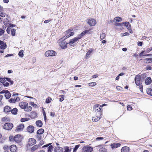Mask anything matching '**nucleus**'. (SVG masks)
I'll return each instance as SVG.
<instances>
[{"label":"nucleus","instance_id":"25","mask_svg":"<svg viewBox=\"0 0 152 152\" xmlns=\"http://www.w3.org/2000/svg\"><path fill=\"white\" fill-rule=\"evenodd\" d=\"M11 110V108L9 106H6L4 108V111L6 113H7Z\"/></svg>","mask_w":152,"mask_h":152},{"label":"nucleus","instance_id":"22","mask_svg":"<svg viewBox=\"0 0 152 152\" xmlns=\"http://www.w3.org/2000/svg\"><path fill=\"white\" fill-rule=\"evenodd\" d=\"M28 132L30 133H33L34 131V127L33 126H29L27 128Z\"/></svg>","mask_w":152,"mask_h":152},{"label":"nucleus","instance_id":"40","mask_svg":"<svg viewBox=\"0 0 152 152\" xmlns=\"http://www.w3.org/2000/svg\"><path fill=\"white\" fill-rule=\"evenodd\" d=\"M23 50H21L18 53L19 56L21 57H23Z\"/></svg>","mask_w":152,"mask_h":152},{"label":"nucleus","instance_id":"16","mask_svg":"<svg viewBox=\"0 0 152 152\" xmlns=\"http://www.w3.org/2000/svg\"><path fill=\"white\" fill-rule=\"evenodd\" d=\"M0 48L1 49H4L6 48L7 45L5 42L0 40Z\"/></svg>","mask_w":152,"mask_h":152},{"label":"nucleus","instance_id":"64","mask_svg":"<svg viewBox=\"0 0 152 152\" xmlns=\"http://www.w3.org/2000/svg\"><path fill=\"white\" fill-rule=\"evenodd\" d=\"M146 69L147 70H150L152 68L150 66H146Z\"/></svg>","mask_w":152,"mask_h":152},{"label":"nucleus","instance_id":"51","mask_svg":"<svg viewBox=\"0 0 152 152\" xmlns=\"http://www.w3.org/2000/svg\"><path fill=\"white\" fill-rule=\"evenodd\" d=\"M5 31L2 29L0 28V36L2 35L4 33Z\"/></svg>","mask_w":152,"mask_h":152},{"label":"nucleus","instance_id":"57","mask_svg":"<svg viewBox=\"0 0 152 152\" xmlns=\"http://www.w3.org/2000/svg\"><path fill=\"white\" fill-rule=\"evenodd\" d=\"M30 104L31 105L35 107H36L37 106V105L36 104H35L33 102H31Z\"/></svg>","mask_w":152,"mask_h":152},{"label":"nucleus","instance_id":"15","mask_svg":"<svg viewBox=\"0 0 152 152\" xmlns=\"http://www.w3.org/2000/svg\"><path fill=\"white\" fill-rule=\"evenodd\" d=\"M97 116H96L94 117H92V120L93 121V122H96L98 121H99L100 118H102V115H100L99 116V115L98 114H97Z\"/></svg>","mask_w":152,"mask_h":152},{"label":"nucleus","instance_id":"24","mask_svg":"<svg viewBox=\"0 0 152 152\" xmlns=\"http://www.w3.org/2000/svg\"><path fill=\"white\" fill-rule=\"evenodd\" d=\"M151 82L152 80L151 78L148 77L145 79V83L146 85H148L150 84L151 83Z\"/></svg>","mask_w":152,"mask_h":152},{"label":"nucleus","instance_id":"39","mask_svg":"<svg viewBox=\"0 0 152 152\" xmlns=\"http://www.w3.org/2000/svg\"><path fill=\"white\" fill-rule=\"evenodd\" d=\"M106 37V34L105 33H102L100 36V39L102 40L104 39Z\"/></svg>","mask_w":152,"mask_h":152},{"label":"nucleus","instance_id":"34","mask_svg":"<svg viewBox=\"0 0 152 152\" xmlns=\"http://www.w3.org/2000/svg\"><path fill=\"white\" fill-rule=\"evenodd\" d=\"M44 132V130L42 129H40L38 130L37 132V134H40L43 133Z\"/></svg>","mask_w":152,"mask_h":152},{"label":"nucleus","instance_id":"5","mask_svg":"<svg viewBox=\"0 0 152 152\" xmlns=\"http://www.w3.org/2000/svg\"><path fill=\"white\" fill-rule=\"evenodd\" d=\"M56 54V53L53 50H49L46 51L45 55L46 57L55 56Z\"/></svg>","mask_w":152,"mask_h":152},{"label":"nucleus","instance_id":"31","mask_svg":"<svg viewBox=\"0 0 152 152\" xmlns=\"http://www.w3.org/2000/svg\"><path fill=\"white\" fill-rule=\"evenodd\" d=\"M70 148H69V147L68 146H65L64 147V149L65 150L64 151V152H71V151L72 149V148L70 147Z\"/></svg>","mask_w":152,"mask_h":152},{"label":"nucleus","instance_id":"8","mask_svg":"<svg viewBox=\"0 0 152 152\" xmlns=\"http://www.w3.org/2000/svg\"><path fill=\"white\" fill-rule=\"evenodd\" d=\"M87 23L89 25L91 26H94L96 23V21L95 20L92 18H90L88 20Z\"/></svg>","mask_w":152,"mask_h":152},{"label":"nucleus","instance_id":"50","mask_svg":"<svg viewBox=\"0 0 152 152\" xmlns=\"http://www.w3.org/2000/svg\"><path fill=\"white\" fill-rule=\"evenodd\" d=\"M52 100V99L51 98L48 97L46 99V102L47 103H48L50 102Z\"/></svg>","mask_w":152,"mask_h":152},{"label":"nucleus","instance_id":"41","mask_svg":"<svg viewBox=\"0 0 152 152\" xmlns=\"http://www.w3.org/2000/svg\"><path fill=\"white\" fill-rule=\"evenodd\" d=\"M29 118H22L21 119L20 121L22 122H24L26 121H28L29 120Z\"/></svg>","mask_w":152,"mask_h":152},{"label":"nucleus","instance_id":"26","mask_svg":"<svg viewBox=\"0 0 152 152\" xmlns=\"http://www.w3.org/2000/svg\"><path fill=\"white\" fill-rule=\"evenodd\" d=\"M20 100V98L17 96L15 97V99H11L10 101L12 102H18Z\"/></svg>","mask_w":152,"mask_h":152},{"label":"nucleus","instance_id":"37","mask_svg":"<svg viewBox=\"0 0 152 152\" xmlns=\"http://www.w3.org/2000/svg\"><path fill=\"white\" fill-rule=\"evenodd\" d=\"M145 61L146 63H150L152 62V58H146L145 59Z\"/></svg>","mask_w":152,"mask_h":152},{"label":"nucleus","instance_id":"28","mask_svg":"<svg viewBox=\"0 0 152 152\" xmlns=\"http://www.w3.org/2000/svg\"><path fill=\"white\" fill-rule=\"evenodd\" d=\"M120 144L119 143H114L111 144V146L112 148H114L118 147L120 146Z\"/></svg>","mask_w":152,"mask_h":152},{"label":"nucleus","instance_id":"13","mask_svg":"<svg viewBox=\"0 0 152 152\" xmlns=\"http://www.w3.org/2000/svg\"><path fill=\"white\" fill-rule=\"evenodd\" d=\"M94 50L92 48L89 49L86 54L85 58L86 59L90 57L91 54L94 51Z\"/></svg>","mask_w":152,"mask_h":152},{"label":"nucleus","instance_id":"33","mask_svg":"<svg viewBox=\"0 0 152 152\" xmlns=\"http://www.w3.org/2000/svg\"><path fill=\"white\" fill-rule=\"evenodd\" d=\"M124 23V26H126L129 30L131 29V25L129 22H126Z\"/></svg>","mask_w":152,"mask_h":152},{"label":"nucleus","instance_id":"38","mask_svg":"<svg viewBox=\"0 0 152 152\" xmlns=\"http://www.w3.org/2000/svg\"><path fill=\"white\" fill-rule=\"evenodd\" d=\"M18 110L16 108H13L12 110H11V113L15 115L17 114Z\"/></svg>","mask_w":152,"mask_h":152},{"label":"nucleus","instance_id":"2","mask_svg":"<svg viewBox=\"0 0 152 152\" xmlns=\"http://www.w3.org/2000/svg\"><path fill=\"white\" fill-rule=\"evenodd\" d=\"M66 39L65 36H64L62 38L58 40V42L59 43V45L62 48H66L67 47L68 45V43L66 42L64 40Z\"/></svg>","mask_w":152,"mask_h":152},{"label":"nucleus","instance_id":"4","mask_svg":"<svg viewBox=\"0 0 152 152\" xmlns=\"http://www.w3.org/2000/svg\"><path fill=\"white\" fill-rule=\"evenodd\" d=\"M80 39V38H78L75 37L70 40L69 42L68 43V45L71 46H75L77 43V42Z\"/></svg>","mask_w":152,"mask_h":152},{"label":"nucleus","instance_id":"10","mask_svg":"<svg viewBox=\"0 0 152 152\" xmlns=\"http://www.w3.org/2000/svg\"><path fill=\"white\" fill-rule=\"evenodd\" d=\"M93 148L91 147L85 146L83 148L82 152H91Z\"/></svg>","mask_w":152,"mask_h":152},{"label":"nucleus","instance_id":"19","mask_svg":"<svg viewBox=\"0 0 152 152\" xmlns=\"http://www.w3.org/2000/svg\"><path fill=\"white\" fill-rule=\"evenodd\" d=\"M40 147V145H36L32 146L31 148V151L32 152L35 151Z\"/></svg>","mask_w":152,"mask_h":152},{"label":"nucleus","instance_id":"61","mask_svg":"<svg viewBox=\"0 0 152 152\" xmlns=\"http://www.w3.org/2000/svg\"><path fill=\"white\" fill-rule=\"evenodd\" d=\"M104 138L103 137H98L96 138V140H100L103 139Z\"/></svg>","mask_w":152,"mask_h":152},{"label":"nucleus","instance_id":"18","mask_svg":"<svg viewBox=\"0 0 152 152\" xmlns=\"http://www.w3.org/2000/svg\"><path fill=\"white\" fill-rule=\"evenodd\" d=\"M63 148L60 147H56L54 149V152H63Z\"/></svg>","mask_w":152,"mask_h":152},{"label":"nucleus","instance_id":"7","mask_svg":"<svg viewBox=\"0 0 152 152\" xmlns=\"http://www.w3.org/2000/svg\"><path fill=\"white\" fill-rule=\"evenodd\" d=\"M13 127V124L11 123H6L4 125L3 128L6 130L11 129Z\"/></svg>","mask_w":152,"mask_h":152},{"label":"nucleus","instance_id":"46","mask_svg":"<svg viewBox=\"0 0 152 152\" xmlns=\"http://www.w3.org/2000/svg\"><path fill=\"white\" fill-rule=\"evenodd\" d=\"M79 146V145H76L75 148H74L73 152H76L77 150V149Z\"/></svg>","mask_w":152,"mask_h":152},{"label":"nucleus","instance_id":"30","mask_svg":"<svg viewBox=\"0 0 152 152\" xmlns=\"http://www.w3.org/2000/svg\"><path fill=\"white\" fill-rule=\"evenodd\" d=\"M122 21V18L119 17H116L115 18L114 20V22L115 23V22H119L121 21Z\"/></svg>","mask_w":152,"mask_h":152},{"label":"nucleus","instance_id":"11","mask_svg":"<svg viewBox=\"0 0 152 152\" xmlns=\"http://www.w3.org/2000/svg\"><path fill=\"white\" fill-rule=\"evenodd\" d=\"M135 83L136 85L138 86L141 85L140 83V76L139 75L136 76L135 79Z\"/></svg>","mask_w":152,"mask_h":152},{"label":"nucleus","instance_id":"56","mask_svg":"<svg viewBox=\"0 0 152 152\" xmlns=\"http://www.w3.org/2000/svg\"><path fill=\"white\" fill-rule=\"evenodd\" d=\"M36 137L38 139V140H40L41 139V137L39 135H37L36 136Z\"/></svg>","mask_w":152,"mask_h":152},{"label":"nucleus","instance_id":"36","mask_svg":"<svg viewBox=\"0 0 152 152\" xmlns=\"http://www.w3.org/2000/svg\"><path fill=\"white\" fill-rule=\"evenodd\" d=\"M8 22V20L7 18L5 19L4 20V24L7 27L9 26Z\"/></svg>","mask_w":152,"mask_h":152},{"label":"nucleus","instance_id":"12","mask_svg":"<svg viewBox=\"0 0 152 152\" xmlns=\"http://www.w3.org/2000/svg\"><path fill=\"white\" fill-rule=\"evenodd\" d=\"M50 144H51V143H50V144L44 145L43 146L42 148H43L46 147L47 148V151L48 152H51L53 150V146H52V145H50L48 147V146Z\"/></svg>","mask_w":152,"mask_h":152},{"label":"nucleus","instance_id":"47","mask_svg":"<svg viewBox=\"0 0 152 152\" xmlns=\"http://www.w3.org/2000/svg\"><path fill=\"white\" fill-rule=\"evenodd\" d=\"M2 11H0V16L2 17H4L5 16L6 14L2 12Z\"/></svg>","mask_w":152,"mask_h":152},{"label":"nucleus","instance_id":"17","mask_svg":"<svg viewBox=\"0 0 152 152\" xmlns=\"http://www.w3.org/2000/svg\"><path fill=\"white\" fill-rule=\"evenodd\" d=\"M98 147L99 148V152H107V149L104 147V146H98Z\"/></svg>","mask_w":152,"mask_h":152},{"label":"nucleus","instance_id":"42","mask_svg":"<svg viewBox=\"0 0 152 152\" xmlns=\"http://www.w3.org/2000/svg\"><path fill=\"white\" fill-rule=\"evenodd\" d=\"M72 29L71 28L67 31L66 32V34L65 36L66 37V35H68V34H70V33H71V31H72Z\"/></svg>","mask_w":152,"mask_h":152},{"label":"nucleus","instance_id":"9","mask_svg":"<svg viewBox=\"0 0 152 152\" xmlns=\"http://www.w3.org/2000/svg\"><path fill=\"white\" fill-rule=\"evenodd\" d=\"M36 143V140L33 138H30L28 141V144L29 146H32Z\"/></svg>","mask_w":152,"mask_h":152},{"label":"nucleus","instance_id":"53","mask_svg":"<svg viewBox=\"0 0 152 152\" xmlns=\"http://www.w3.org/2000/svg\"><path fill=\"white\" fill-rule=\"evenodd\" d=\"M37 115V114H36V113H35V112L32 113H31V116H33L32 117V118H35V117H36Z\"/></svg>","mask_w":152,"mask_h":152},{"label":"nucleus","instance_id":"49","mask_svg":"<svg viewBox=\"0 0 152 152\" xmlns=\"http://www.w3.org/2000/svg\"><path fill=\"white\" fill-rule=\"evenodd\" d=\"M74 34V33L73 32L71 31V33L69 34H68V35H66L65 37L67 38L69 37L70 36H73Z\"/></svg>","mask_w":152,"mask_h":152},{"label":"nucleus","instance_id":"60","mask_svg":"<svg viewBox=\"0 0 152 152\" xmlns=\"http://www.w3.org/2000/svg\"><path fill=\"white\" fill-rule=\"evenodd\" d=\"M3 148H4V149L5 151H7L9 148V146H7V145H4Z\"/></svg>","mask_w":152,"mask_h":152},{"label":"nucleus","instance_id":"48","mask_svg":"<svg viewBox=\"0 0 152 152\" xmlns=\"http://www.w3.org/2000/svg\"><path fill=\"white\" fill-rule=\"evenodd\" d=\"M6 79L7 81L10 82L11 84H13V81L11 80L10 78H6Z\"/></svg>","mask_w":152,"mask_h":152},{"label":"nucleus","instance_id":"44","mask_svg":"<svg viewBox=\"0 0 152 152\" xmlns=\"http://www.w3.org/2000/svg\"><path fill=\"white\" fill-rule=\"evenodd\" d=\"M11 34L12 36H15V29H14V28H13V29H12L11 30Z\"/></svg>","mask_w":152,"mask_h":152},{"label":"nucleus","instance_id":"62","mask_svg":"<svg viewBox=\"0 0 152 152\" xmlns=\"http://www.w3.org/2000/svg\"><path fill=\"white\" fill-rule=\"evenodd\" d=\"M4 83H3V85L5 86H8L9 85V83L7 82H4Z\"/></svg>","mask_w":152,"mask_h":152},{"label":"nucleus","instance_id":"6","mask_svg":"<svg viewBox=\"0 0 152 152\" xmlns=\"http://www.w3.org/2000/svg\"><path fill=\"white\" fill-rule=\"evenodd\" d=\"M114 25L116 26L115 28L118 30H122L124 28L123 27V26L124 25V22L122 23H118V22H115Z\"/></svg>","mask_w":152,"mask_h":152},{"label":"nucleus","instance_id":"14","mask_svg":"<svg viewBox=\"0 0 152 152\" xmlns=\"http://www.w3.org/2000/svg\"><path fill=\"white\" fill-rule=\"evenodd\" d=\"M24 127V125L23 124H21L18 126L16 129L15 131L19 132L23 130Z\"/></svg>","mask_w":152,"mask_h":152},{"label":"nucleus","instance_id":"32","mask_svg":"<svg viewBox=\"0 0 152 152\" xmlns=\"http://www.w3.org/2000/svg\"><path fill=\"white\" fill-rule=\"evenodd\" d=\"M11 94L9 91H6L5 92V96L7 99H9L11 96Z\"/></svg>","mask_w":152,"mask_h":152},{"label":"nucleus","instance_id":"59","mask_svg":"<svg viewBox=\"0 0 152 152\" xmlns=\"http://www.w3.org/2000/svg\"><path fill=\"white\" fill-rule=\"evenodd\" d=\"M5 80L4 78H0V82L1 83H4L5 82Z\"/></svg>","mask_w":152,"mask_h":152},{"label":"nucleus","instance_id":"45","mask_svg":"<svg viewBox=\"0 0 152 152\" xmlns=\"http://www.w3.org/2000/svg\"><path fill=\"white\" fill-rule=\"evenodd\" d=\"M96 84V83L95 82H92L88 83V85L90 86H94Z\"/></svg>","mask_w":152,"mask_h":152},{"label":"nucleus","instance_id":"20","mask_svg":"<svg viewBox=\"0 0 152 152\" xmlns=\"http://www.w3.org/2000/svg\"><path fill=\"white\" fill-rule=\"evenodd\" d=\"M10 150L11 152H17V148L15 145H13L10 147Z\"/></svg>","mask_w":152,"mask_h":152},{"label":"nucleus","instance_id":"27","mask_svg":"<svg viewBox=\"0 0 152 152\" xmlns=\"http://www.w3.org/2000/svg\"><path fill=\"white\" fill-rule=\"evenodd\" d=\"M36 124L37 126L41 127L42 126V123L40 120L37 121L36 122Z\"/></svg>","mask_w":152,"mask_h":152},{"label":"nucleus","instance_id":"55","mask_svg":"<svg viewBox=\"0 0 152 152\" xmlns=\"http://www.w3.org/2000/svg\"><path fill=\"white\" fill-rule=\"evenodd\" d=\"M127 109L128 110H132V107L130 105H128L127 106Z\"/></svg>","mask_w":152,"mask_h":152},{"label":"nucleus","instance_id":"35","mask_svg":"<svg viewBox=\"0 0 152 152\" xmlns=\"http://www.w3.org/2000/svg\"><path fill=\"white\" fill-rule=\"evenodd\" d=\"M147 93L148 95L152 96V89L150 88H147Z\"/></svg>","mask_w":152,"mask_h":152},{"label":"nucleus","instance_id":"3","mask_svg":"<svg viewBox=\"0 0 152 152\" xmlns=\"http://www.w3.org/2000/svg\"><path fill=\"white\" fill-rule=\"evenodd\" d=\"M93 110L96 112L98 113V114L101 115H102V107L101 105L99 104L95 105L93 107Z\"/></svg>","mask_w":152,"mask_h":152},{"label":"nucleus","instance_id":"63","mask_svg":"<svg viewBox=\"0 0 152 152\" xmlns=\"http://www.w3.org/2000/svg\"><path fill=\"white\" fill-rule=\"evenodd\" d=\"M11 30V29L10 28H7L6 30L7 33L8 34H10Z\"/></svg>","mask_w":152,"mask_h":152},{"label":"nucleus","instance_id":"52","mask_svg":"<svg viewBox=\"0 0 152 152\" xmlns=\"http://www.w3.org/2000/svg\"><path fill=\"white\" fill-rule=\"evenodd\" d=\"M152 50V48H148L147 49H146L145 50V52L146 53H148L150 52Z\"/></svg>","mask_w":152,"mask_h":152},{"label":"nucleus","instance_id":"1","mask_svg":"<svg viewBox=\"0 0 152 152\" xmlns=\"http://www.w3.org/2000/svg\"><path fill=\"white\" fill-rule=\"evenodd\" d=\"M28 103L25 102H21L20 103L19 106L23 109H24L26 111H30L32 109V107L28 105Z\"/></svg>","mask_w":152,"mask_h":152},{"label":"nucleus","instance_id":"58","mask_svg":"<svg viewBox=\"0 0 152 152\" xmlns=\"http://www.w3.org/2000/svg\"><path fill=\"white\" fill-rule=\"evenodd\" d=\"M129 34L128 32H125L123 34H121V36L122 37H124L126 35H128Z\"/></svg>","mask_w":152,"mask_h":152},{"label":"nucleus","instance_id":"54","mask_svg":"<svg viewBox=\"0 0 152 152\" xmlns=\"http://www.w3.org/2000/svg\"><path fill=\"white\" fill-rule=\"evenodd\" d=\"M116 88L117 90H119L120 91H122L123 89V88L122 87L119 86H117L116 87Z\"/></svg>","mask_w":152,"mask_h":152},{"label":"nucleus","instance_id":"43","mask_svg":"<svg viewBox=\"0 0 152 152\" xmlns=\"http://www.w3.org/2000/svg\"><path fill=\"white\" fill-rule=\"evenodd\" d=\"M59 96L60 97L59 100L60 102H62L64 100V95H59Z\"/></svg>","mask_w":152,"mask_h":152},{"label":"nucleus","instance_id":"29","mask_svg":"<svg viewBox=\"0 0 152 152\" xmlns=\"http://www.w3.org/2000/svg\"><path fill=\"white\" fill-rule=\"evenodd\" d=\"M129 148L128 147H123L121 150V152H129Z\"/></svg>","mask_w":152,"mask_h":152},{"label":"nucleus","instance_id":"21","mask_svg":"<svg viewBox=\"0 0 152 152\" xmlns=\"http://www.w3.org/2000/svg\"><path fill=\"white\" fill-rule=\"evenodd\" d=\"M13 139L15 142H19L20 141V135L19 134L16 135L13 138Z\"/></svg>","mask_w":152,"mask_h":152},{"label":"nucleus","instance_id":"23","mask_svg":"<svg viewBox=\"0 0 152 152\" xmlns=\"http://www.w3.org/2000/svg\"><path fill=\"white\" fill-rule=\"evenodd\" d=\"M89 31L88 30H85L82 32L80 34H79V35L77 36V37H76V38H80V39L85 34L87 33Z\"/></svg>","mask_w":152,"mask_h":152}]
</instances>
